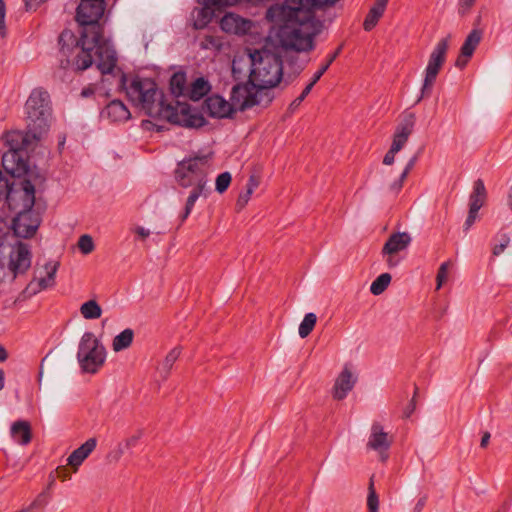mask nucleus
<instances>
[{
  "label": "nucleus",
  "instance_id": "nucleus-31",
  "mask_svg": "<svg viewBox=\"0 0 512 512\" xmlns=\"http://www.w3.org/2000/svg\"><path fill=\"white\" fill-rule=\"evenodd\" d=\"M134 338V331L130 328L124 329L116 335L112 342V348L115 352H120L131 346Z\"/></svg>",
  "mask_w": 512,
  "mask_h": 512
},
{
  "label": "nucleus",
  "instance_id": "nucleus-14",
  "mask_svg": "<svg viewBox=\"0 0 512 512\" xmlns=\"http://www.w3.org/2000/svg\"><path fill=\"white\" fill-rule=\"evenodd\" d=\"M103 37L97 42V44L89 45V53L93 56L92 51L96 49L95 55L96 65L102 75L113 73L116 63H117V55L113 48L107 46L102 43ZM94 62V57H92V63Z\"/></svg>",
  "mask_w": 512,
  "mask_h": 512
},
{
  "label": "nucleus",
  "instance_id": "nucleus-53",
  "mask_svg": "<svg viewBox=\"0 0 512 512\" xmlns=\"http://www.w3.org/2000/svg\"><path fill=\"white\" fill-rule=\"evenodd\" d=\"M417 394H418V387L415 386L414 395L403 412L404 418H409L415 411V408H416L415 398H416Z\"/></svg>",
  "mask_w": 512,
  "mask_h": 512
},
{
  "label": "nucleus",
  "instance_id": "nucleus-13",
  "mask_svg": "<svg viewBox=\"0 0 512 512\" xmlns=\"http://www.w3.org/2000/svg\"><path fill=\"white\" fill-rule=\"evenodd\" d=\"M2 165L13 177L27 176V179H31L33 175L26 152L6 151L2 156Z\"/></svg>",
  "mask_w": 512,
  "mask_h": 512
},
{
  "label": "nucleus",
  "instance_id": "nucleus-8",
  "mask_svg": "<svg viewBox=\"0 0 512 512\" xmlns=\"http://www.w3.org/2000/svg\"><path fill=\"white\" fill-rule=\"evenodd\" d=\"M301 17L313 19V12L310 9H305L302 1L300 4L296 0H286L282 4L272 5L266 12L267 20L279 25V28L283 25L297 23Z\"/></svg>",
  "mask_w": 512,
  "mask_h": 512
},
{
  "label": "nucleus",
  "instance_id": "nucleus-6",
  "mask_svg": "<svg viewBox=\"0 0 512 512\" xmlns=\"http://www.w3.org/2000/svg\"><path fill=\"white\" fill-rule=\"evenodd\" d=\"M208 156H195L180 161L175 170V179L183 188L206 186Z\"/></svg>",
  "mask_w": 512,
  "mask_h": 512
},
{
  "label": "nucleus",
  "instance_id": "nucleus-49",
  "mask_svg": "<svg viewBox=\"0 0 512 512\" xmlns=\"http://www.w3.org/2000/svg\"><path fill=\"white\" fill-rule=\"evenodd\" d=\"M50 499V493L47 490H44L34 499V501L30 504V508H40L45 506Z\"/></svg>",
  "mask_w": 512,
  "mask_h": 512
},
{
  "label": "nucleus",
  "instance_id": "nucleus-44",
  "mask_svg": "<svg viewBox=\"0 0 512 512\" xmlns=\"http://www.w3.org/2000/svg\"><path fill=\"white\" fill-rule=\"evenodd\" d=\"M368 490H369L368 497H367L368 512H378L379 499H378V495L374 488L373 479H370Z\"/></svg>",
  "mask_w": 512,
  "mask_h": 512
},
{
  "label": "nucleus",
  "instance_id": "nucleus-58",
  "mask_svg": "<svg viewBox=\"0 0 512 512\" xmlns=\"http://www.w3.org/2000/svg\"><path fill=\"white\" fill-rule=\"evenodd\" d=\"M259 184H260L259 177L254 174L250 175L247 185H246V191L253 193V191L259 186Z\"/></svg>",
  "mask_w": 512,
  "mask_h": 512
},
{
  "label": "nucleus",
  "instance_id": "nucleus-16",
  "mask_svg": "<svg viewBox=\"0 0 512 512\" xmlns=\"http://www.w3.org/2000/svg\"><path fill=\"white\" fill-rule=\"evenodd\" d=\"M32 254L28 244L18 242L10 254L9 269L13 273V279L19 274H24L31 267Z\"/></svg>",
  "mask_w": 512,
  "mask_h": 512
},
{
  "label": "nucleus",
  "instance_id": "nucleus-32",
  "mask_svg": "<svg viewBox=\"0 0 512 512\" xmlns=\"http://www.w3.org/2000/svg\"><path fill=\"white\" fill-rule=\"evenodd\" d=\"M186 73L183 71L175 72L170 78V91L175 97L184 95L186 90Z\"/></svg>",
  "mask_w": 512,
  "mask_h": 512
},
{
  "label": "nucleus",
  "instance_id": "nucleus-3",
  "mask_svg": "<svg viewBox=\"0 0 512 512\" xmlns=\"http://www.w3.org/2000/svg\"><path fill=\"white\" fill-rule=\"evenodd\" d=\"M50 96L42 88L34 89L25 103L27 129L34 140H39L49 129L51 116Z\"/></svg>",
  "mask_w": 512,
  "mask_h": 512
},
{
  "label": "nucleus",
  "instance_id": "nucleus-18",
  "mask_svg": "<svg viewBox=\"0 0 512 512\" xmlns=\"http://www.w3.org/2000/svg\"><path fill=\"white\" fill-rule=\"evenodd\" d=\"M252 90L253 85L250 77L247 83H238L233 86L230 100L235 110L244 111L255 106V102L252 100Z\"/></svg>",
  "mask_w": 512,
  "mask_h": 512
},
{
  "label": "nucleus",
  "instance_id": "nucleus-4",
  "mask_svg": "<svg viewBox=\"0 0 512 512\" xmlns=\"http://www.w3.org/2000/svg\"><path fill=\"white\" fill-rule=\"evenodd\" d=\"M312 20L301 17L297 23L280 27L278 37L281 47L286 51L295 52L312 50L314 48V34L311 32Z\"/></svg>",
  "mask_w": 512,
  "mask_h": 512
},
{
  "label": "nucleus",
  "instance_id": "nucleus-9",
  "mask_svg": "<svg viewBox=\"0 0 512 512\" xmlns=\"http://www.w3.org/2000/svg\"><path fill=\"white\" fill-rule=\"evenodd\" d=\"M450 35L442 38L430 54L427 67L425 69V77L421 88V96L418 99L429 97L437 75L446 60V54L449 48Z\"/></svg>",
  "mask_w": 512,
  "mask_h": 512
},
{
  "label": "nucleus",
  "instance_id": "nucleus-33",
  "mask_svg": "<svg viewBox=\"0 0 512 512\" xmlns=\"http://www.w3.org/2000/svg\"><path fill=\"white\" fill-rule=\"evenodd\" d=\"M181 354L180 347H174L168 352L161 366L159 367V373L163 379H167L170 371Z\"/></svg>",
  "mask_w": 512,
  "mask_h": 512
},
{
  "label": "nucleus",
  "instance_id": "nucleus-47",
  "mask_svg": "<svg viewBox=\"0 0 512 512\" xmlns=\"http://www.w3.org/2000/svg\"><path fill=\"white\" fill-rule=\"evenodd\" d=\"M301 4V0H296ZM339 0H302L305 9H310L313 12V8H322L326 6H333Z\"/></svg>",
  "mask_w": 512,
  "mask_h": 512
},
{
  "label": "nucleus",
  "instance_id": "nucleus-17",
  "mask_svg": "<svg viewBox=\"0 0 512 512\" xmlns=\"http://www.w3.org/2000/svg\"><path fill=\"white\" fill-rule=\"evenodd\" d=\"M203 110L212 118H229L235 112L233 104L222 96L215 94L207 97L203 104Z\"/></svg>",
  "mask_w": 512,
  "mask_h": 512
},
{
  "label": "nucleus",
  "instance_id": "nucleus-43",
  "mask_svg": "<svg viewBox=\"0 0 512 512\" xmlns=\"http://www.w3.org/2000/svg\"><path fill=\"white\" fill-rule=\"evenodd\" d=\"M497 243L493 245L492 254L493 256L501 255L510 243V237L506 233L498 234L495 238Z\"/></svg>",
  "mask_w": 512,
  "mask_h": 512
},
{
  "label": "nucleus",
  "instance_id": "nucleus-22",
  "mask_svg": "<svg viewBox=\"0 0 512 512\" xmlns=\"http://www.w3.org/2000/svg\"><path fill=\"white\" fill-rule=\"evenodd\" d=\"M101 117L111 122H124L130 117V111L121 100H112L101 112Z\"/></svg>",
  "mask_w": 512,
  "mask_h": 512
},
{
  "label": "nucleus",
  "instance_id": "nucleus-50",
  "mask_svg": "<svg viewBox=\"0 0 512 512\" xmlns=\"http://www.w3.org/2000/svg\"><path fill=\"white\" fill-rule=\"evenodd\" d=\"M479 209L469 207L468 215L464 223V231L467 232L478 218Z\"/></svg>",
  "mask_w": 512,
  "mask_h": 512
},
{
  "label": "nucleus",
  "instance_id": "nucleus-26",
  "mask_svg": "<svg viewBox=\"0 0 512 512\" xmlns=\"http://www.w3.org/2000/svg\"><path fill=\"white\" fill-rule=\"evenodd\" d=\"M12 439L20 445H27L32 440L31 425L28 421L18 420L11 425Z\"/></svg>",
  "mask_w": 512,
  "mask_h": 512
},
{
  "label": "nucleus",
  "instance_id": "nucleus-20",
  "mask_svg": "<svg viewBox=\"0 0 512 512\" xmlns=\"http://www.w3.org/2000/svg\"><path fill=\"white\" fill-rule=\"evenodd\" d=\"M391 443L392 441L388 438V434L384 432L382 425L373 423L367 447L382 454L390 448Z\"/></svg>",
  "mask_w": 512,
  "mask_h": 512
},
{
  "label": "nucleus",
  "instance_id": "nucleus-38",
  "mask_svg": "<svg viewBox=\"0 0 512 512\" xmlns=\"http://www.w3.org/2000/svg\"><path fill=\"white\" fill-rule=\"evenodd\" d=\"M213 15V8L207 5H203V7L199 9L197 12V16L194 21V27L196 29L205 28L211 22Z\"/></svg>",
  "mask_w": 512,
  "mask_h": 512
},
{
  "label": "nucleus",
  "instance_id": "nucleus-7",
  "mask_svg": "<svg viewBox=\"0 0 512 512\" xmlns=\"http://www.w3.org/2000/svg\"><path fill=\"white\" fill-rule=\"evenodd\" d=\"M282 75V61L279 57L267 54L256 61L252 56V69L249 77L257 85L275 87L281 81Z\"/></svg>",
  "mask_w": 512,
  "mask_h": 512
},
{
  "label": "nucleus",
  "instance_id": "nucleus-1",
  "mask_svg": "<svg viewBox=\"0 0 512 512\" xmlns=\"http://www.w3.org/2000/svg\"><path fill=\"white\" fill-rule=\"evenodd\" d=\"M105 10V0H80L76 10V21L79 23L80 38L68 29L63 30L58 38L60 66L63 69L84 71L92 65L89 45H95L103 36V28L99 24Z\"/></svg>",
  "mask_w": 512,
  "mask_h": 512
},
{
  "label": "nucleus",
  "instance_id": "nucleus-40",
  "mask_svg": "<svg viewBox=\"0 0 512 512\" xmlns=\"http://www.w3.org/2000/svg\"><path fill=\"white\" fill-rule=\"evenodd\" d=\"M391 282V275L389 273L380 274L371 284L370 292L378 296L382 294Z\"/></svg>",
  "mask_w": 512,
  "mask_h": 512
},
{
  "label": "nucleus",
  "instance_id": "nucleus-11",
  "mask_svg": "<svg viewBox=\"0 0 512 512\" xmlns=\"http://www.w3.org/2000/svg\"><path fill=\"white\" fill-rule=\"evenodd\" d=\"M5 199L10 210L14 212L34 209L35 185L31 179H23L19 188H10Z\"/></svg>",
  "mask_w": 512,
  "mask_h": 512
},
{
  "label": "nucleus",
  "instance_id": "nucleus-48",
  "mask_svg": "<svg viewBox=\"0 0 512 512\" xmlns=\"http://www.w3.org/2000/svg\"><path fill=\"white\" fill-rule=\"evenodd\" d=\"M78 247L83 254H90L95 248L92 237L88 234L80 236Z\"/></svg>",
  "mask_w": 512,
  "mask_h": 512
},
{
  "label": "nucleus",
  "instance_id": "nucleus-28",
  "mask_svg": "<svg viewBox=\"0 0 512 512\" xmlns=\"http://www.w3.org/2000/svg\"><path fill=\"white\" fill-rule=\"evenodd\" d=\"M487 198V192L482 179H477L473 185V191L469 197V207L481 209Z\"/></svg>",
  "mask_w": 512,
  "mask_h": 512
},
{
  "label": "nucleus",
  "instance_id": "nucleus-34",
  "mask_svg": "<svg viewBox=\"0 0 512 512\" xmlns=\"http://www.w3.org/2000/svg\"><path fill=\"white\" fill-rule=\"evenodd\" d=\"M416 117L413 112H404L395 132L409 138L415 126Z\"/></svg>",
  "mask_w": 512,
  "mask_h": 512
},
{
  "label": "nucleus",
  "instance_id": "nucleus-27",
  "mask_svg": "<svg viewBox=\"0 0 512 512\" xmlns=\"http://www.w3.org/2000/svg\"><path fill=\"white\" fill-rule=\"evenodd\" d=\"M253 85L252 100L255 105H261L267 107L274 99L273 87L268 85H257L256 82L251 81Z\"/></svg>",
  "mask_w": 512,
  "mask_h": 512
},
{
  "label": "nucleus",
  "instance_id": "nucleus-10",
  "mask_svg": "<svg viewBox=\"0 0 512 512\" xmlns=\"http://www.w3.org/2000/svg\"><path fill=\"white\" fill-rule=\"evenodd\" d=\"M160 119L186 128H201L207 123L202 114L192 110L188 104L178 101L176 105L168 103Z\"/></svg>",
  "mask_w": 512,
  "mask_h": 512
},
{
  "label": "nucleus",
  "instance_id": "nucleus-62",
  "mask_svg": "<svg viewBox=\"0 0 512 512\" xmlns=\"http://www.w3.org/2000/svg\"><path fill=\"white\" fill-rule=\"evenodd\" d=\"M203 5L210 6L213 9H220L225 7V0H203Z\"/></svg>",
  "mask_w": 512,
  "mask_h": 512
},
{
  "label": "nucleus",
  "instance_id": "nucleus-56",
  "mask_svg": "<svg viewBox=\"0 0 512 512\" xmlns=\"http://www.w3.org/2000/svg\"><path fill=\"white\" fill-rule=\"evenodd\" d=\"M476 0H459L458 12L460 15H466Z\"/></svg>",
  "mask_w": 512,
  "mask_h": 512
},
{
  "label": "nucleus",
  "instance_id": "nucleus-24",
  "mask_svg": "<svg viewBox=\"0 0 512 512\" xmlns=\"http://www.w3.org/2000/svg\"><path fill=\"white\" fill-rule=\"evenodd\" d=\"M355 379L351 371L345 367L340 373L334 384V398L337 400L344 399L348 392L354 387Z\"/></svg>",
  "mask_w": 512,
  "mask_h": 512
},
{
  "label": "nucleus",
  "instance_id": "nucleus-29",
  "mask_svg": "<svg viewBox=\"0 0 512 512\" xmlns=\"http://www.w3.org/2000/svg\"><path fill=\"white\" fill-rule=\"evenodd\" d=\"M483 37V31L478 28H474L466 37L460 50L464 56H473L476 48L481 42Z\"/></svg>",
  "mask_w": 512,
  "mask_h": 512
},
{
  "label": "nucleus",
  "instance_id": "nucleus-61",
  "mask_svg": "<svg viewBox=\"0 0 512 512\" xmlns=\"http://www.w3.org/2000/svg\"><path fill=\"white\" fill-rule=\"evenodd\" d=\"M316 83L317 82H314V80L311 78L310 82L306 85L301 94L297 97L299 101H304V99L309 95V93L311 92L312 88Z\"/></svg>",
  "mask_w": 512,
  "mask_h": 512
},
{
  "label": "nucleus",
  "instance_id": "nucleus-59",
  "mask_svg": "<svg viewBox=\"0 0 512 512\" xmlns=\"http://www.w3.org/2000/svg\"><path fill=\"white\" fill-rule=\"evenodd\" d=\"M472 56H464L462 54V51L460 50V54L459 56L457 57L456 61H455V66L459 69H463L466 67V65L468 64L469 62V59L471 58Z\"/></svg>",
  "mask_w": 512,
  "mask_h": 512
},
{
  "label": "nucleus",
  "instance_id": "nucleus-57",
  "mask_svg": "<svg viewBox=\"0 0 512 512\" xmlns=\"http://www.w3.org/2000/svg\"><path fill=\"white\" fill-rule=\"evenodd\" d=\"M251 195H252V193H250L249 191L240 193V195L238 196L237 202H236V206L239 210L243 209L247 205V203L250 200Z\"/></svg>",
  "mask_w": 512,
  "mask_h": 512
},
{
  "label": "nucleus",
  "instance_id": "nucleus-5",
  "mask_svg": "<svg viewBox=\"0 0 512 512\" xmlns=\"http://www.w3.org/2000/svg\"><path fill=\"white\" fill-rule=\"evenodd\" d=\"M106 359L105 347L92 332H85L79 342L77 351L78 363L85 373H96Z\"/></svg>",
  "mask_w": 512,
  "mask_h": 512
},
{
  "label": "nucleus",
  "instance_id": "nucleus-64",
  "mask_svg": "<svg viewBox=\"0 0 512 512\" xmlns=\"http://www.w3.org/2000/svg\"><path fill=\"white\" fill-rule=\"evenodd\" d=\"M27 10H36L45 0H23Z\"/></svg>",
  "mask_w": 512,
  "mask_h": 512
},
{
  "label": "nucleus",
  "instance_id": "nucleus-30",
  "mask_svg": "<svg viewBox=\"0 0 512 512\" xmlns=\"http://www.w3.org/2000/svg\"><path fill=\"white\" fill-rule=\"evenodd\" d=\"M211 90V85L208 80L204 77L197 78L192 84L189 90V97L193 101H198L206 96Z\"/></svg>",
  "mask_w": 512,
  "mask_h": 512
},
{
  "label": "nucleus",
  "instance_id": "nucleus-55",
  "mask_svg": "<svg viewBox=\"0 0 512 512\" xmlns=\"http://www.w3.org/2000/svg\"><path fill=\"white\" fill-rule=\"evenodd\" d=\"M142 436H143V431L138 430L135 434L131 435L130 437H128L126 439L125 447L128 449L135 447Z\"/></svg>",
  "mask_w": 512,
  "mask_h": 512
},
{
  "label": "nucleus",
  "instance_id": "nucleus-21",
  "mask_svg": "<svg viewBox=\"0 0 512 512\" xmlns=\"http://www.w3.org/2000/svg\"><path fill=\"white\" fill-rule=\"evenodd\" d=\"M412 238L407 232H396L389 236L382 248V255L397 254L405 250L411 243Z\"/></svg>",
  "mask_w": 512,
  "mask_h": 512
},
{
  "label": "nucleus",
  "instance_id": "nucleus-46",
  "mask_svg": "<svg viewBox=\"0 0 512 512\" xmlns=\"http://www.w3.org/2000/svg\"><path fill=\"white\" fill-rule=\"evenodd\" d=\"M450 267H451L450 261H445L440 265L438 272H437V276H436V282H437L436 289L439 290L442 287V285L447 281L448 272H449Z\"/></svg>",
  "mask_w": 512,
  "mask_h": 512
},
{
  "label": "nucleus",
  "instance_id": "nucleus-39",
  "mask_svg": "<svg viewBox=\"0 0 512 512\" xmlns=\"http://www.w3.org/2000/svg\"><path fill=\"white\" fill-rule=\"evenodd\" d=\"M385 10L373 5L368 14L365 17V20L363 22V28L365 31H371L376 24L378 23L379 19L384 14Z\"/></svg>",
  "mask_w": 512,
  "mask_h": 512
},
{
  "label": "nucleus",
  "instance_id": "nucleus-42",
  "mask_svg": "<svg viewBox=\"0 0 512 512\" xmlns=\"http://www.w3.org/2000/svg\"><path fill=\"white\" fill-rule=\"evenodd\" d=\"M342 50V46H339L333 53L327 56V60L321 67L314 73L312 79L314 82H318L320 78L324 75V73L329 69L330 65L335 61V59L339 56Z\"/></svg>",
  "mask_w": 512,
  "mask_h": 512
},
{
  "label": "nucleus",
  "instance_id": "nucleus-41",
  "mask_svg": "<svg viewBox=\"0 0 512 512\" xmlns=\"http://www.w3.org/2000/svg\"><path fill=\"white\" fill-rule=\"evenodd\" d=\"M317 322L316 314L307 313L299 325L298 333L301 338H306L314 329Z\"/></svg>",
  "mask_w": 512,
  "mask_h": 512
},
{
  "label": "nucleus",
  "instance_id": "nucleus-25",
  "mask_svg": "<svg viewBox=\"0 0 512 512\" xmlns=\"http://www.w3.org/2000/svg\"><path fill=\"white\" fill-rule=\"evenodd\" d=\"M31 138L34 139L29 130L25 134L19 131L8 133L6 135V144L9 148L8 151L26 152L30 145Z\"/></svg>",
  "mask_w": 512,
  "mask_h": 512
},
{
  "label": "nucleus",
  "instance_id": "nucleus-35",
  "mask_svg": "<svg viewBox=\"0 0 512 512\" xmlns=\"http://www.w3.org/2000/svg\"><path fill=\"white\" fill-rule=\"evenodd\" d=\"M206 186L198 185V187H194L190 192L183 213L180 216L181 223H183L191 214L193 207L197 201V199L204 193Z\"/></svg>",
  "mask_w": 512,
  "mask_h": 512
},
{
  "label": "nucleus",
  "instance_id": "nucleus-63",
  "mask_svg": "<svg viewBox=\"0 0 512 512\" xmlns=\"http://www.w3.org/2000/svg\"><path fill=\"white\" fill-rule=\"evenodd\" d=\"M95 90H96V89H95L94 85H93V84H90V85H88V86H86V87H84V88L82 89V91H81V94H80V95H81V97H83V98H88V97H91V96H93V95L95 94Z\"/></svg>",
  "mask_w": 512,
  "mask_h": 512
},
{
  "label": "nucleus",
  "instance_id": "nucleus-15",
  "mask_svg": "<svg viewBox=\"0 0 512 512\" xmlns=\"http://www.w3.org/2000/svg\"><path fill=\"white\" fill-rule=\"evenodd\" d=\"M59 262L49 261L45 264L46 276L39 279L34 278L31 280L25 289L22 291L23 297H31L36 295L42 290L54 287L56 284L55 277L59 268Z\"/></svg>",
  "mask_w": 512,
  "mask_h": 512
},
{
  "label": "nucleus",
  "instance_id": "nucleus-60",
  "mask_svg": "<svg viewBox=\"0 0 512 512\" xmlns=\"http://www.w3.org/2000/svg\"><path fill=\"white\" fill-rule=\"evenodd\" d=\"M398 152H399L398 150H394V148L390 147V149L388 150V152L384 156L383 163L385 165L393 164L395 155Z\"/></svg>",
  "mask_w": 512,
  "mask_h": 512
},
{
  "label": "nucleus",
  "instance_id": "nucleus-51",
  "mask_svg": "<svg viewBox=\"0 0 512 512\" xmlns=\"http://www.w3.org/2000/svg\"><path fill=\"white\" fill-rule=\"evenodd\" d=\"M407 140L408 137L395 132L391 147L394 148V150L400 151L404 147Z\"/></svg>",
  "mask_w": 512,
  "mask_h": 512
},
{
  "label": "nucleus",
  "instance_id": "nucleus-23",
  "mask_svg": "<svg viewBox=\"0 0 512 512\" xmlns=\"http://www.w3.org/2000/svg\"><path fill=\"white\" fill-rule=\"evenodd\" d=\"M97 445L96 438H89L80 447L75 449L67 458V465L73 468L74 472H77L79 466L84 460L94 451Z\"/></svg>",
  "mask_w": 512,
  "mask_h": 512
},
{
  "label": "nucleus",
  "instance_id": "nucleus-37",
  "mask_svg": "<svg viewBox=\"0 0 512 512\" xmlns=\"http://www.w3.org/2000/svg\"><path fill=\"white\" fill-rule=\"evenodd\" d=\"M80 312L85 319H98L101 317V306L95 300H89L80 307Z\"/></svg>",
  "mask_w": 512,
  "mask_h": 512
},
{
  "label": "nucleus",
  "instance_id": "nucleus-36",
  "mask_svg": "<svg viewBox=\"0 0 512 512\" xmlns=\"http://www.w3.org/2000/svg\"><path fill=\"white\" fill-rule=\"evenodd\" d=\"M417 160H418V155H414L408 161V163L406 164V166H405L403 172L401 173V175L399 176V178L390 185L389 190L392 193L397 194L402 189L403 182L405 181V179L407 178L408 174L410 173V171L415 166Z\"/></svg>",
  "mask_w": 512,
  "mask_h": 512
},
{
  "label": "nucleus",
  "instance_id": "nucleus-2",
  "mask_svg": "<svg viewBox=\"0 0 512 512\" xmlns=\"http://www.w3.org/2000/svg\"><path fill=\"white\" fill-rule=\"evenodd\" d=\"M126 75H121V85L126 91L128 99L145 113L155 119H160L168 103L162 90L151 78L135 76L126 86Z\"/></svg>",
  "mask_w": 512,
  "mask_h": 512
},
{
  "label": "nucleus",
  "instance_id": "nucleus-54",
  "mask_svg": "<svg viewBox=\"0 0 512 512\" xmlns=\"http://www.w3.org/2000/svg\"><path fill=\"white\" fill-rule=\"evenodd\" d=\"M10 188L11 187H9L8 179L3 175L2 171L0 170V200L2 198H6Z\"/></svg>",
  "mask_w": 512,
  "mask_h": 512
},
{
  "label": "nucleus",
  "instance_id": "nucleus-19",
  "mask_svg": "<svg viewBox=\"0 0 512 512\" xmlns=\"http://www.w3.org/2000/svg\"><path fill=\"white\" fill-rule=\"evenodd\" d=\"M251 26V20L244 19L234 13H227L220 20V28L229 34L245 35L249 32Z\"/></svg>",
  "mask_w": 512,
  "mask_h": 512
},
{
  "label": "nucleus",
  "instance_id": "nucleus-52",
  "mask_svg": "<svg viewBox=\"0 0 512 512\" xmlns=\"http://www.w3.org/2000/svg\"><path fill=\"white\" fill-rule=\"evenodd\" d=\"M201 47L204 49L219 48L220 43L216 37H214L212 35H207L204 37L203 41L201 42Z\"/></svg>",
  "mask_w": 512,
  "mask_h": 512
},
{
  "label": "nucleus",
  "instance_id": "nucleus-12",
  "mask_svg": "<svg viewBox=\"0 0 512 512\" xmlns=\"http://www.w3.org/2000/svg\"><path fill=\"white\" fill-rule=\"evenodd\" d=\"M15 213L16 216L12 221L14 234L25 239L33 237L42 222L41 214L35 209Z\"/></svg>",
  "mask_w": 512,
  "mask_h": 512
},
{
  "label": "nucleus",
  "instance_id": "nucleus-45",
  "mask_svg": "<svg viewBox=\"0 0 512 512\" xmlns=\"http://www.w3.org/2000/svg\"><path fill=\"white\" fill-rule=\"evenodd\" d=\"M231 180H232V177H231V174L229 172H223L221 174H219L216 178V183H215V189L218 193H224L230 183H231Z\"/></svg>",
  "mask_w": 512,
  "mask_h": 512
}]
</instances>
